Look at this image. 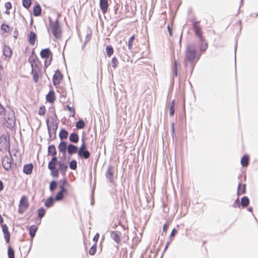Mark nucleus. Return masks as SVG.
I'll return each instance as SVG.
<instances>
[{
    "instance_id": "obj_1",
    "label": "nucleus",
    "mask_w": 258,
    "mask_h": 258,
    "mask_svg": "<svg viewBox=\"0 0 258 258\" xmlns=\"http://www.w3.org/2000/svg\"><path fill=\"white\" fill-rule=\"evenodd\" d=\"M196 52L197 47L195 44H191L187 46L184 57V66L186 72L189 71L191 73L192 72L195 66L194 60L196 58Z\"/></svg>"
},
{
    "instance_id": "obj_2",
    "label": "nucleus",
    "mask_w": 258,
    "mask_h": 258,
    "mask_svg": "<svg viewBox=\"0 0 258 258\" xmlns=\"http://www.w3.org/2000/svg\"><path fill=\"white\" fill-rule=\"evenodd\" d=\"M47 127L48 131L49 137L50 140H53L56 137V132L58 127L57 123H54V118H51V122L47 119L46 120Z\"/></svg>"
},
{
    "instance_id": "obj_3",
    "label": "nucleus",
    "mask_w": 258,
    "mask_h": 258,
    "mask_svg": "<svg viewBox=\"0 0 258 258\" xmlns=\"http://www.w3.org/2000/svg\"><path fill=\"white\" fill-rule=\"evenodd\" d=\"M82 144L78 150V156L81 159H88L90 158L91 153L87 149L85 139H82Z\"/></svg>"
},
{
    "instance_id": "obj_4",
    "label": "nucleus",
    "mask_w": 258,
    "mask_h": 258,
    "mask_svg": "<svg viewBox=\"0 0 258 258\" xmlns=\"http://www.w3.org/2000/svg\"><path fill=\"white\" fill-rule=\"evenodd\" d=\"M50 28L55 38L59 39L61 37V28L57 19L53 23L51 24Z\"/></svg>"
},
{
    "instance_id": "obj_5",
    "label": "nucleus",
    "mask_w": 258,
    "mask_h": 258,
    "mask_svg": "<svg viewBox=\"0 0 258 258\" xmlns=\"http://www.w3.org/2000/svg\"><path fill=\"white\" fill-rule=\"evenodd\" d=\"M191 22L196 35L200 39V41H202L204 40V37L202 33V29L199 25V22L194 20H192Z\"/></svg>"
},
{
    "instance_id": "obj_6",
    "label": "nucleus",
    "mask_w": 258,
    "mask_h": 258,
    "mask_svg": "<svg viewBox=\"0 0 258 258\" xmlns=\"http://www.w3.org/2000/svg\"><path fill=\"white\" fill-rule=\"evenodd\" d=\"M28 207L29 203L27 197L25 196H22L20 201L18 212L23 214Z\"/></svg>"
},
{
    "instance_id": "obj_7",
    "label": "nucleus",
    "mask_w": 258,
    "mask_h": 258,
    "mask_svg": "<svg viewBox=\"0 0 258 258\" xmlns=\"http://www.w3.org/2000/svg\"><path fill=\"white\" fill-rule=\"evenodd\" d=\"M5 119L7 122L8 123V127L9 128L13 127L15 124V117L14 112L13 111H10L8 113V116L5 114Z\"/></svg>"
},
{
    "instance_id": "obj_8",
    "label": "nucleus",
    "mask_w": 258,
    "mask_h": 258,
    "mask_svg": "<svg viewBox=\"0 0 258 258\" xmlns=\"http://www.w3.org/2000/svg\"><path fill=\"white\" fill-rule=\"evenodd\" d=\"M114 172V168L111 165H108L107 167V170L105 174V176L106 178L109 180V182L112 184H113L114 183L113 178Z\"/></svg>"
},
{
    "instance_id": "obj_9",
    "label": "nucleus",
    "mask_w": 258,
    "mask_h": 258,
    "mask_svg": "<svg viewBox=\"0 0 258 258\" xmlns=\"http://www.w3.org/2000/svg\"><path fill=\"white\" fill-rule=\"evenodd\" d=\"M62 79V75L59 70H57L53 76V84L55 86L58 85Z\"/></svg>"
},
{
    "instance_id": "obj_10",
    "label": "nucleus",
    "mask_w": 258,
    "mask_h": 258,
    "mask_svg": "<svg viewBox=\"0 0 258 258\" xmlns=\"http://www.w3.org/2000/svg\"><path fill=\"white\" fill-rule=\"evenodd\" d=\"M40 56L43 58L52 59V53L49 48H47L42 49L40 52Z\"/></svg>"
},
{
    "instance_id": "obj_11",
    "label": "nucleus",
    "mask_w": 258,
    "mask_h": 258,
    "mask_svg": "<svg viewBox=\"0 0 258 258\" xmlns=\"http://www.w3.org/2000/svg\"><path fill=\"white\" fill-rule=\"evenodd\" d=\"M11 160L12 159L8 156H6L3 159V165L4 169L7 171H9L11 168Z\"/></svg>"
},
{
    "instance_id": "obj_12",
    "label": "nucleus",
    "mask_w": 258,
    "mask_h": 258,
    "mask_svg": "<svg viewBox=\"0 0 258 258\" xmlns=\"http://www.w3.org/2000/svg\"><path fill=\"white\" fill-rule=\"evenodd\" d=\"M3 54L5 56V59L7 61L9 60L12 56V50L8 46H4L3 49Z\"/></svg>"
},
{
    "instance_id": "obj_13",
    "label": "nucleus",
    "mask_w": 258,
    "mask_h": 258,
    "mask_svg": "<svg viewBox=\"0 0 258 258\" xmlns=\"http://www.w3.org/2000/svg\"><path fill=\"white\" fill-rule=\"evenodd\" d=\"M100 8L103 14H105L108 10V0H100L99 2Z\"/></svg>"
},
{
    "instance_id": "obj_14",
    "label": "nucleus",
    "mask_w": 258,
    "mask_h": 258,
    "mask_svg": "<svg viewBox=\"0 0 258 258\" xmlns=\"http://www.w3.org/2000/svg\"><path fill=\"white\" fill-rule=\"evenodd\" d=\"M2 227L6 241L7 243H9L10 240V233L9 232L8 227L6 224H3Z\"/></svg>"
},
{
    "instance_id": "obj_15",
    "label": "nucleus",
    "mask_w": 258,
    "mask_h": 258,
    "mask_svg": "<svg viewBox=\"0 0 258 258\" xmlns=\"http://www.w3.org/2000/svg\"><path fill=\"white\" fill-rule=\"evenodd\" d=\"M68 146V145H67V143L65 141H61L58 145V148L59 151L60 153H62L63 154L64 156H65L66 155Z\"/></svg>"
},
{
    "instance_id": "obj_16",
    "label": "nucleus",
    "mask_w": 258,
    "mask_h": 258,
    "mask_svg": "<svg viewBox=\"0 0 258 258\" xmlns=\"http://www.w3.org/2000/svg\"><path fill=\"white\" fill-rule=\"evenodd\" d=\"M28 60L32 68L31 73H33L34 71H35V69H38L36 64L37 60L33 56H30L29 57Z\"/></svg>"
},
{
    "instance_id": "obj_17",
    "label": "nucleus",
    "mask_w": 258,
    "mask_h": 258,
    "mask_svg": "<svg viewBox=\"0 0 258 258\" xmlns=\"http://www.w3.org/2000/svg\"><path fill=\"white\" fill-rule=\"evenodd\" d=\"M68 166L63 161H59L58 163V170L62 175H64L68 169Z\"/></svg>"
},
{
    "instance_id": "obj_18",
    "label": "nucleus",
    "mask_w": 258,
    "mask_h": 258,
    "mask_svg": "<svg viewBox=\"0 0 258 258\" xmlns=\"http://www.w3.org/2000/svg\"><path fill=\"white\" fill-rule=\"evenodd\" d=\"M78 150L77 146L72 144H69L67 147L68 152L70 155L76 153L77 151L78 152Z\"/></svg>"
},
{
    "instance_id": "obj_19",
    "label": "nucleus",
    "mask_w": 258,
    "mask_h": 258,
    "mask_svg": "<svg viewBox=\"0 0 258 258\" xmlns=\"http://www.w3.org/2000/svg\"><path fill=\"white\" fill-rule=\"evenodd\" d=\"M28 40L31 45H34L37 39L36 34L33 31H31L28 36Z\"/></svg>"
},
{
    "instance_id": "obj_20",
    "label": "nucleus",
    "mask_w": 258,
    "mask_h": 258,
    "mask_svg": "<svg viewBox=\"0 0 258 258\" xmlns=\"http://www.w3.org/2000/svg\"><path fill=\"white\" fill-rule=\"evenodd\" d=\"M33 167L34 166L32 163L25 165L23 167L24 173L27 175L30 174L32 172Z\"/></svg>"
},
{
    "instance_id": "obj_21",
    "label": "nucleus",
    "mask_w": 258,
    "mask_h": 258,
    "mask_svg": "<svg viewBox=\"0 0 258 258\" xmlns=\"http://www.w3.org/2000/svg\"><path fill=\"white\" fill-rule=\"evenodd\" d=\"M111 238L117 244L120 242V236L116 231H112L110 233Z\"/></svg>"
},
{
    "instance_id": "obj_22",
    "label": "nucleus",
    "mask_w": 258,
    "mask_h": 258,
    "mask_svg": "<svg viewBox=\"0 0 258 258\" xmlns=\"http://www.w3.org/2000/svg\"><path fill=\"white\" fill-rule=\"evenodd\" d=\"M57 162V158L56 156H53L50 160V161L48 163V168L50 169H53V168H55V166Z\"/></svg>"
},
{
    "instance_id": "obj_23",
    "label": "nucleus",
    "mask_w": 258,
    "mask_h": 258,
    "mask_svg": "<svg viewBox=\"0 0 258 258\" xmlns=\"http://www.w3.org/2000/svg\"><path fill=\"white\" fill-rule=\"evenodd\" d=\"M37 229H38V227L35 225H31L29 227V234H30V237L32 238H33L35 237L36 233L37 231Z\"/></svg>"
},
{
    "instance_id": "obj_24",
    "label": "nucleus",
    "mask_w": 258,
    "mask_h": 258,
    "mask_svg": "<svg viewBox=\"0 0 258 258\" xmlns=\"http://www.w3.org/2000/svg\"><path fill=\"white\" fill-rule=\"evenodd\" d=\"M41 8L39 4L36 5L33 8V15L35 17L39 16L41 14Z\"/></svg>"
},
{
    "instance_id": "obj_25",
    "label": "nucleus",
    "mask_w": 258,
    "mask_h": 258,
    "mask_svg": "<svg viewBox=\"0 0 258 258\" xmlns=\"http://www.w3.org/2000/svg\"><path fill=\"white\" fill-rule=\"evenodd\" d=\"M241 182H239L238 187H237V195L238 196H240L241 194H244L245 192L246 191V184H243L242 185V188L241 189Z\"/></svg>"
},
{
    "instance_id": "obj_26",
    "label": "nucleus",
    "mask_w": 258,
    "mask_h": 258,
    "mask_svg": "<svg viewBox=\"0 0 258 258\" xmlns=\"http://www.w3.org/2000/svg\"><path fill=\"white\" fill-rule=\"evenodd\" d=\"M69 140L73 143H77L79 141V136L76 133H72L69 136Z\"/></svg>"
},
{
    "instance_id": "obj_27",
    "label": "nucleus",
    "mask_w": 258,
    "mask_h": 258,
    "mask_svg": "<svg viewBox=\"0 0 258 258\" xmlns=\"http://www.w3.org/2000/svg\"><path fill=\"white\" fill-rule=\"evenodd\" d=\"M46 99L49 103L53 102L55 100L54 92L53 91H50L46 95Z\"/></svg>"
},
{
    "instance_id": "obj_28",
    "label": "nucleus",
    "mask_w": 258,
    "mask_h": 258,
    "mask_svg": "<svg viewBox=\"0 0 258 258\" xmlns=\"http://www.w3.org/2000/svg\"><path fill=\"white\" fill-rule=\"evenodd\" d=\"M56 154V150L55 146L53 145H49L48 147V155H52L55 156Z\"/></svg>"
},
{
    "instance_id": "obj_29",
    "label": "nucleus",
    "mask_w": 258,
    "mask_h": 258,
    "mask_svg": "<svg viewBox=\"0 0 258 258\" xmlns=\"http://www.w3.org/2000/svg\"><path fill=\"white\" fill-rule=\"evenodd\" d=\"M249 156L247 155H244L241 159V164L242 166L246 167L249 163Z\"/></svg>"
},
{
    "instance_id": "obj_30",
    "label": "nucleus",
    "mask_w": 258,
    "mask_h": 258,
    "mask_svg": "<svg viewBox=\"0 0 258 258\" xmlns=\"http://www.w3.org/2000/svg\"><path fill=\"white\" fill-rule=\"evenodd\" d=\"M249 204V200L248 197H243L241 199L240 205L243 208H245L248 206Z\"/></svg>"
},
{
    "instance_id": "obj_31",
    "label": "nucleus",
    "mask_w": 258,
    "mask_h": 258,
    "mask_svg": "<svg viewBox=\"0 0 258 258\" xmlns=\"http://www.w3.org/2000/svg\"><path fill=\"white\" fill-rule=\"evenodd\" d=\"M54 201H55L54 198L52 197H50L46 200L44 203L45 206L48 208L52 207L53 205Z\"/></svg>"
},
{
    "instance_id": "obj_32",
    "label": "nucleus",
    "mask_w": 258,
    "mask_h": 258,
    "mask_svg": "<svg viewBox=\"0 0 258 258\" xmlns=\"http://www.w3.org/2000/svg\"><path fill=\"white\" fill-rule=\"evenodd\" d=\"M0 144H2L3 146H6L8 145H10L9 141L7 140V136L3 135L0 137Z\"/></svg>"
},
{
    "instance_id": "obj_33",
    "label": "nucleus",
    "mask_w": 258,
    "mask_h": 258,
    "mask_svg": "<svg viewBox=\"0 0 258 258\" xmlns=\"http://www.w3.org/2000/svg\"><path fill=\"white\" fill-rule=\"evenodd\" d=\"M68 133L65 129H62L59 134V137L60 140H64L68 138Z\"/></svg>"
},
{
    "instance_id": "obj_34",
    "label": "nucleus",
    "mask_w": 258,
    "mask_h": 258,
    "mask_svg": "<svg viewBox=\"0 0 258 258\" xmlns=\"http://www.w3.org/2000/svg\"><path fill=\"white\" fill-rule=\"evenodd\" d=\"M208 48V43L205 41V39L204 38V40L201 41V44L200 45V49L201 51L204 52Z\"/></svg>"
},
{
    "instance_id": "obj_35",
    "label": "nucleus",
    "mask_w": 258,
    "mask_h": 258,
    "mask_svg": "<svg viewBox=\"0 0 258 258\" xmlns=\"http://www.w3.org/2000/svg\"><path fill=\"white\" fill-rule=\"evenodd\" d=\"M106 52L107 53V55L108 57H110L112 54H113L114 52V50L113 47L111 46L110 45H106Z\"/></svg>"
},
{
    "instance_id": "obj_36",
    "label": "nucleus",
    "mask_w": 258,
    "mask_h": 258,
    "mask_svg": "<svg viewBox=\"0 0 258 258\" xmlns=\"http://www.w3.org/2000/svg\"><path fill=\"white\" fill-rule=\"evenodd\" d=\"M172 72L173 76H177L178 71H177V62L176 60H174L173 68H172Z\"/></svg>"
},
{
    "instance_id": "obj_37",
    "label": "nucleus",
    "mask_w": 258,
    "mask_h": 258,
    "mask_svg": "<svg viewBox=\"0 0 258 258\" xmlns=\"http://www.w3.org/2000/svg\"><path fill=\"white\" fill-rule=\"evenodd\" d=\"M85 122L82 119H80L76 123V127L78 129H82L85 127Z\"/></svg>"
},
{
    "instance_id": "obj_38",
    "label": "nucleus",
    "mask_w": 258,
    "mask_h": 258,
    "mask_svg": "<svg viewBox=\"0 0 258 258\" xmlns=\"http://www.w3.org/2000/svg\"><path fill=\"white\" fill-rule=\"evenodd\" d=\"M64 193L58 191L54 199L55 201H61L64 198Z\"/></svg>"
},
{
    "instance_id": "obj_39",
    "label": "nucleus",
    "mask_w": 258,
    "mask_h": 258,
    "mask_svg": "<svg viewBox=\"0 0 258 258\" xmlns=\"http://www.w3.org/2000/svg\"><path fill=\"white\" fill-rule=\"evenodd\" d=\"M57 183L55 180H52L49 185V190L51 191H53L56 188Z\"/></svg>"
},
{
    "instance_id": "obj_40",
    "label": "nucleus",
    "mask_w": 258,
    "mask_h": 258,
    "mask_svg": "<svg viewBox=\"0 0 258 258\" xmlns=\"http://www.w3.org/2000/svg\"><path fill=\"white\" fill-rule=\"evenodd\" d=\"M9 258H15L14 250L11 246H9L8 250Z\"/></svg>"
},
{
    "instance_id": "obj_41",
    "label": "nucleus",
    "mask_w": 258,
    "mask_h": 258,
    "mask_svg": "<svg viewBox=\"0 0 258 258\" xmlns=\"http://www.w3.org/2000/svg\"><path fill=\"white\" fill-rule=\"evenodd\" d=\"M70 168L72 170H76L77 168V162L75 160H72L69 164Z\"/></svg>"
},
{
    "instance_id": "obj_42",
    "label": "nucleus",
    "mask_w": 258,
    "mask_h": 258,
    "mask_svg": "<svg viewBox=\"0 0 258 258\" xmlns=\"http://www.w3.org/2000/svg\"><path fill=\"white\" fill-rule=\"evenodd\" d=\"M111 66L114 68L115 69L118 66V61L116 57H113L111 61Z\"/></svg>"
},
{
    "instance_id": "obj_43",
    "label": "nucleus",
    "mask_w": 258,
    "mask_h": 258,
    "mask_svg": "<svg viewBox=\"0 0 258 258\" xmlns=\"http://www.w3.org/2000/svg\"><path fill=\"white\" fill-rule=\"evenodd\" d=\"M22 5L24 8L28 9L31 5V0H23Z\"/></svg>"
},
{
    "instance_id": "obj_44",
    "label": "nucleus",
    "mask_w": 258,
    "mask_h": 258,
    "mask_svg": "<svg viewBox=\"0 0 258 258\" xmlns=\"http://www.w3.org/2000/svg\"><path fill=\"white\" fill-rule=\"evenodd\" d=\"M45 210L43 208H41L38 210V217L39 218H42L45 214Z\"/></svg>"
},
{
    "instance_id": "obj_45",
    "label": "nucleus",
    "mask_w": 258,
    "mask_h": 258,
    "mask_svg": "<svg viewBox=\"0 0 258 258\" xmlns=\"http://www.w3.org/2000/svg\"><path fill=\"white\" fill-rule=\"evenodd\" d=\"M96 252V245L95 244L91 246L89 250V254L91 255H93Z\"/></svg>"
},
{
    "instance_id": "obj_46",
    "label": "nucleus",
    "mask_w": 258,
    "mask_h": 258,
    "mask_svg": "<svg viewBox=\"0 0 258 258\" xmlns=\"http://www.w3.org/2000/svg\"><path fill=\"white\" fill-rule=\"evenodd\" d=\"M1 29L5 32H9L10 30V28L9 25L5 24H3L1 26Z\"/></svg>"
},
{
    "instance_id": "obj_47",
    "label": "nucleus",
    "mask_w": 258,
    "mask_h": 258,
    "mask_svg": "<svg viewBox=\"0 0 258 258\" xmlns=\"http://www.w3.org/2000/svg\"><path fill=\"white\" fill-rule=\"evenodd\" d=\"M135 39V36L133 35L130 37L127 42V46L129 49H131L132 48L133 46V42Z\"/></svg>"
},
{
    "instance_id": "obj_48",
    "label": "nucleus",
    "mask_w": 258,
    "mask_h": 258,
    "mask_svg": "<svg viewBox=\"0 0 258 258\" xmlns=\"http://www.w3.org/2000/svg\"><path fill=\"white\" fill-rule=\"evenodd\" d=\"M51 171V175L54 177H56L58 176V170L55 168H53V169H50Z\"/></svg>"
},
{
    "instance_id": "obj_49",
    "label": "nucleus",
    "mask_w": 258,
    "mask_h": 258,
    "mask_svg": "<svg viewBox=\"0 0 258 258\" xmlns=\"http://www.w3.org/2000/svg\"><path fill=\"white\" fill-rule=\"evenodd\" d=\"M39 70L38 69H35V71H34L33 73H32L33 75V79L35 82H37L39 78V75H38L37 72Z\"/></svg>"
},
{
    "instance_id": "obj_50",
    "label": "nucleus",
    "mask_w": 258,
    "mask_h": 258,
    "mask_svg": "<svg viewBox=\"0 0 258 258\" xmlns=\"http://www.w3.org/2000/svg\"><path fill=\"white\" fill-rule=\"evenodd\" d=\"M45 108L44 106H41L38 111V114L40 115H43L45 113Z\"/></svg>"
},
{
    "instance_id": "obj_51",
    "label": "nucleus",
    "mask_w": 258,
    "mask_h": 258,
    "mask_svg": "<svg viewBox=\"0 0 258 258\" xmlns=\"http://www.w3.org/2000/svg\"><path fill=\"white\" fill-rule=\"evenodd\" d=\"M240 205L239 201L238 198H237L234 202V204H233V207L236 208V207H239Z\"/></svg>"
},
{
    "instance_id": "obj_52",
    "label": "nucleus",
    "mask_w": 258,
    "mask_h": 258,
    "mask_svg": "<svg viewBox=\"0 0 258 258\" xmlns=\"http://www.w3.org/2000/svg\"><path fill=\"white\" fill-rule=\"evenodd\" d=\"M171 130L172 133V137L173 138L175 136V128H174V124L173 122L171 123Z\"/></svg>"
},
{
    "instance_id": "obj_53",
    "label": "nucleus",
    "mask_w": 258,
    "mask_h": 258,
    "mask_svg": "<svg viewBox=\"0 0 258 258\" xmlns=\"http://www.w3.org/2000/svg\"><path fill=\"white\" fill-rule=\"evenodd\" d=\"M59 188L60 189V192H61L62 193H66L67 192V189L65 187V186H63V185H60L59 186Z\"/></svg>"
},
{
    "instance_id": "obj_54",
    "label": "nucleus",
    "mask_w": 258,
    "mask_h": 258,
    "mask_svg": "<svg viewBox=\"0 0 258 258\" xmlns=\"http://www.w3.org/2000/svg\"><path fill=\"white\" fill-rule=\"evenodd\" d=\"M5 7L6 10H9L12 8V4L10 2H7L5 4Z\"/></svg>"
},
{
    "instance_id": "obj_55",
    "label": "nucleus",
    "mask_w": 258,
    "mask_h": 258,
    "mask_svg": "<svg viewBox=\"0 0 258 258\" xmlns=\"http://www.w3.org/2000/svg\"><path fill=\"white\" fill-rule=\"evenodd\" d=\"M177 231L175 229H173L172 230V231H171L169 239H171V238H172V237H174L175 234L177 233Z\"/></svg>"
},
{
    "instance_id": "obj_56",
    "label": "nucleus",
    "mask_w": 258,
    "mask_h": 258,
    "mask_svg": "<svg viewBox=\"0 0 258 258\" xmlns=\"http://www.w3.org/2000/svg\"><path fill=\"white\" fill-rule=\"evenodd\" d=\"M168 227V224L167 223H165L164 224L163 228L162 235H163V233H166Z\"/></svg>"
},
{
    "instance_id": "obj_57",
    "label": "nucleus",
    "mask_w": 258,
    "mask_h": 258,
    "mask_svg": "<svg viewBox=\"0 0 258 258\" xmlns=\"http://www.w3.org/2000/svg\"><path fill=\"white\" fill-rule=\"evenodd\" d=\"M169 110H170V113H169L170 116H172L174 114L175 107H170Z\"/></svg>"
},
{
    "instance_id": "obj_58",
    "label": "nucleus",
    "mask_w": 258,
    "mask_h": 258,
    "mask_svg": "<svg viewBox=\"0 0 258 258\" xmlns=\"http://www.w3.org/2000/svg\"><path fill=\"white\" fill-rule=\"evenodd\" d=\"M172 238L171 239H169L168 241L166 243V244L165 245V247L164 248V251H165L168 248L169 245L170 244V243H171V242L172 241Z\"/></svg>"
},
{
    "instance_id": "obj_59",
    "label": "nucleus",
    "mask_w": 258,
    "mask_h": 258,
    "mask_svg": "<svg viewBox=\"0 0 258 258\" xmlns=\"http://www.w3.org/2000/svg\"><path fill=\"white\" fill-rule=\"evenodd\" d=\"M51 59L50 58V59L49 60H45V63H44V67L45 68H47L48 67L50 64V63H51Z\"/></svg>"
},
{
    "instance_id": "obj_60",
    "label": "nucleus",
    "mask_w": 258,
    "mask_h": 258,
    "mask_svg": "<svg viewBox=\"0 0 258 258\" xmlns=\"http://www.w3.org/2000/svg\"><path fill=\"white\" fill-rule=\"evenodd\" d=\"M5 111V108L2 106L0 103V115H3Z\"/></svg>"
},
{
    "instance_id": "obj_61",
    "label": "nucleus",
    "mask_w": 258,
    "mask_h": 258,
    "mask_svg": "<svg viewBox=\"0 0 258 258\" xmlns=\"http://www.w3.org/2000/svg\"><path fill=\"white\" fill-rule=\"evenodd\" d=\"M66 108L68 109V110L69 111H72V112H73V113H75V110L72 107H71L70 106L67 105L66 106Z\"/></svg>"
},
{
    "instance_id": "obj_62",
    "label": "nucleus",
    "mask_w": 258,
    "mask_h": 258,
    "mask_svg": "<svg viewBox=\"0 0 258 258\" xmlns=\"http://www.w3.org/2000/svg\"><path fill=\"white\" fill-rule=\"evenodd\" d=\"M99 237V234L98 233H97L94 237L93 240L97 242V240H98Z\"/></svg>"
},
{
    "instance_id": "obj_63",
    "label": "nucleus",
    "mask_w": 258,
    "mask_h": 258,
    "mask_svg": "<svg viewBox=\"0 0 258 258\" xmlns=\"http://www.w3.org/2000/svg\"><path fill=\"white\" fill-rule=\"evenodd\" d=\"M4 189V185L2 181L0 180V191Z\"/></svg>"
},
{
    "instance_id": "obj_64",
    "label": "nucleus",
    "mask_w": 258,
    "mask_h": 258,
    "mask_svg": "<svg viewBox=\"0 0 258 258\" xmlns=\"http://www.w3.org/2000/svg\"><path fill=\"white\" fill-rule=\"evenodd\" d=\"M168 31L170 36H172V31L169 25L167 26Z\"/></svg>"
}]
</instances>
